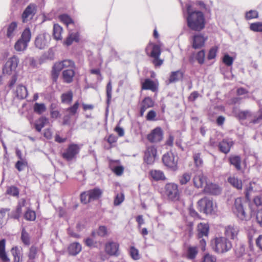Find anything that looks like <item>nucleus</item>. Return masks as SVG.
Segmentation results:
<instances>
[{
  "instance_id": "obj_1",
  "label": "nucleus",
  "mask_w": 262,
  "mask_h": 262,
  "mask_svg": "<svg viewBox=\"0 0 262 262\" xmlns=\"http://www.w3.org/2000/svg\"><path fill=\"white\" fill-rule=\"evenodd\" d=\"M188 27L192 30L200 31L205 26V18L203 13L200 11H191V6L187 5Z\"/></svg>"
},
{
  "instance_id": "obj_2",
  "label": "nucleus",
  "mask_w": 262,
  "mask_h": 262,
  "mask_svg": "<svg viewBox=\"0 0 262 262\" xmlns=\"http://www.w3.org/2000/svg\"><path fill=\"white\" fill-rule=\"evenodd\" d=\"M211 246L214 251L217 253H224L232 247L231 241L225 236H218L211 241Z\"/></svg>"
},
{
  "instance_id": "obj_3",
  "label": "nucleus",
  "mask_w": 262,
  "mask_h": 262,
  "mask_svg": "<svg viewBox=\"0 0 262 262\" xmlns=\"http://www.w3.org/2000/svg\"><path fill=\"white\" fill-rule=\"evenodd\" d=\"M178 155L171 151L165 154L162 157L164 165L172 171H176L178 169Z\"/></svg>"
},
{
  "instance_id": "obj_4",
  "label": "nucleus",
  "mask_w": 262,
  "mask_h": 262,
  "mask_svg": "<svg viewBox=\"0 0 262 262\" xmlns=\"http://www.w3.org/2000/svg\"><path fill=\"white\" fill-rule=\"evenodd\" d=\"M164 193L167 198L172 201L180 199V193L178 185L174 183H167L164 186Z\"/></svg>"
},
{
  "instance_id": "obj_5",
  "label": "nucleus",
  "mask_w": 262,
  "mask_h": 262,
  "mask_svg": "<svg viewBox=\"0 0 262 262\" xmlns=\"http://www.w3.org/2000/svg\"><path fill=\"white\" fill-rule=\"evenodd\" d=\"M74 63L71 60H64L55 63L52 69V77L56 81L58 77L60 71L63 69H73Z\"/></svg>"
},
{
  "instance_id": "obj_6",
  "label": "nucleus",
  "mask_w": 262,
  "mask_h": 262,
  "mask_svg": "<svg viewBox=\"0 0 262 262\" xmlns=\"http://www.w3.org/2000/svg\"><path fill=\"white\" fill-rule=\"evenodd\" d=\"M146 52L148 55L154 58L153 62L155 66H159L162 64L163 61L159 59L161 50L159 45L149 43L146 48Z\"/></svg>"
},
{
  "instance_id": "obj_7",
  "label": "nucleus",
  "mask_w": 262,
  "mask_h": 262,
  "mask_svg": "<svg viewBox=\"0 0 262 262\" xmlns=\"http://www.w3.org/2000/svg\"><path fill=\"white\" fill-rule=\"evenodd\" d=\"M198 204L200 211L206 214L212 213L215 211L216 208V205L213 203L212 201L207 198H204L200 200Z\"/></svg>"
},
{
  "instance_id": "obj_8",
  "label": "nucleus",
  "mask_w": 262,
  "mask_h": 262,
  "mask_svg": "<svg viewBox=\"0 0 262 262\" xmlns=\"http://www.w3.org/2000/svg\"><path fill=\"white\" fill-rule=\"evenodd\" d=\"M232 209L234 214L241 220L248 221L250 219V216L246 213L241 198L235 199Z\"/></svg>"
},
{
  "instance_id": "obj_9",
  "label": "nucleus",
  "mask_w": 262,
  "mask_h": 262,
  "mask_svg": "<svg viewBox=\"0 0 262 262\" xmlns=\"http://www.w3.org/2000/svg\"><path fill=\"white\" fill-rule=\"evenodd\" d=\"M80 147L76 144H70L66 150L62 154L63 158L67 161H71L76 157L79 152Z\"/></svg>"
},
{
  "instance_id": "obj_10",
  "label": "nucleus",
  "mask_w": 262,
  "mask_h": 262,
  "mask_svg": "<svg viewBox=\"0 0 262 262\" xmlns=\"http://www.w3.org/2000/svg\"><path fill=\"white\" fill-rule=\"evenodd\" d=\"M19 62L18 58L15 56L10 58L6 62L3 68V73L4 74L9 75H12L18 66Z\"/></svg>"
},
{
  "instance_id": "obj_11",
  "label": "nucleus",
  "mask_w": 262,
  "mask_h": 262,
  "mask_svg": "<svg viewBox=\"0 0 262 262\" xmlns=\"http://www.w3.org/2000/svg\"><path fill=\"white\" fill-rule=\"evenodd\" d=\"M51 36L47 33L39 34L35 39V47L39 49H44L47 47L50 43Z\"/></svg>"
},
{
  "instance_id": "obj_12",
  "label": "nucleus",
  "mask_w": 262,
  "mask_h": 262,
  "mask_svg": "<svg viewBox=\"0 0 262 262\" xmlns=\"http://www.w3.org/2000/svg\"><path fill=\"white\" fill-rule=\"evenodd\" d=\"M157 155V150L154 146H148L146 148L144 156V161L147 164H152L156 160Z\"/></svg>"
},
{
  "instance_id": "obj_13",
  "label": "nucleus",
  "mask_w": 262,
  "mask_h": 262,
  "mask_svg": "<svg viewBox=\"0 0 262 262\" xmlns=\"http://www.w3.org/2000/svg\"><path fill=\"white\" fill-rule=\"evenodd\" d=\"M105 252L111 255L118 256L119 255V245L117 242H108L105 245Z\"/></svg>"
},
{
  "instance_id": "obj_14",
  "label": "nucleus",
  "mask_w": 262,
  "mask_h": 262,
  "mask_svg": "<svg viewBox=\"0 0 262 262\" xmlns=\"http://www.w3.org/2000/svg\"><path fill=\"white\" fill-rule=\"evenodd\" d=\"M239 232V228L237 226L230 225L224 228V235L227 238L235 239L237 238Z\"/></svg>"
},
{
  "instance_id": "obj_15",
  "label": "nucleus",
  "mask_w": 262,
  "mask_h": 262,
  "mask_svg": "<svg viewBox=\"0 0 262 262\" xmlns=\"http://www.w3.org/2000/svg\"><path fill=\"white\" fill-rule=\"evenodd\" d=\"M163 132L160 127L153 129L147 136L148 140L152 143L159 142L163 139Z\"/></svg>"
},
{
  "instance_id": "obj_16",
  "label": "nucleus",
  "mask_w": 262,
  "mask_h": 262,
  "mask_svg": "<svg viewBox=\"0 0 262 262\" xmlns=\"http://www.w3.org/2000/svg\"><path fill=\"white\" fill-rule=\"evenodd\" d=\"M193 182L194 186L198 188H203L207 183L206 177L201 171L195 173L193 178Z\"/></svg>"
},
{
  "instance_id": "obj_17",
  "label": "nucleus",
  "mask_w": 262,
  "mask_h": 262,
  "mask_svg": "<svg viewBox=\"0 0 262 262\" xmlns=\"http://www.w3.org/2000/svg\"><path fill=\"white\" fill-rule=\"evenodd\" d=\"M207 39V36L202 34L194 35L192 37V47L194 49H199L202 47Z\"/></svg>"
},
{
  "instance_id": "obj_18",
  "label": "nucleus",
  "mask_w": 262,
  "mask_h": 262,
  "mask_svg": "<svg viewBox=\"0 0 262 262\" xmlns=\"http://www.w3.org/2000/svg\"><path fill=\"white\" fill-rule=\"evenodd\" d=\"M36 13V7L34 4H30L26 8L22 14V19L24 23L27 22L32 18Z\"/></svg>"
},
{
  "instance_id": "obj_19",
  "label": "nucleus",
  "mask_w": 262,
  "mask_h": 262,
  "mask_svg": "<svg viewBox=\"0 0 262 262\" xmlns=\"http://www.w3.org/2000/svg\"><path fill=\"white\" fill-rule=\"evenodd\" d=\"M233 145V142L231 139H225L219 143L218 147L220 151L227 154L230 151Z\"/></svg>"
},
{
  "instance_id": "obj_20",
  "label": "nucleus",
  "mask_w": 262,
  "mask_h": 262,
  "mask_svg": "<svg viewBox=\"0 0 262 262\" xmlns=\"http://www.w3.org/2000/svg\"><path fill=\"white\" fill-rule=\"evenodd\" d=\"M209 229V225L207 224L203 223L199 224L197 227L198 238H201L204 237L208 238Z\"/></svg>"
},
{
  "instance_id": "obj_21",
  "label": "nucleus",
  "mask_w": 262,
  "mask_h": 262,
  "mask_svg": "<svg viewBox=\"0 0 262 262\" xmlns=\"http://www.w3.org/2000/svg\"><path fill=\"white\" fill-rule=\"evenodd\" d=\"M17 24L16 22L13 21L8 26L6 36L8 38L11 39L17 34Z\"/></svg>"
},
{
  "instance_id": "obj_22",
  "label": "nucleus",
  "mask_w": 262,
  "mask_h": 262,
  "mask_svg": "<svg viewBox=\"0 0 262 262\" xmlns=\"http://www.w3.org/2000/svg\"><path fill=\"white\" fill-rule=\"evenodd\" d=\"M154 102L149 97H145L141 102L140 108V115L143 116L145 111L154 106Z\"/></svg>"
},
{
  "instance_id": "obj_23",
  "label": "nucleus",
  "mask_w": 262,
  "mask_h": 262,
  "mask_svg": "<svg viewBox=\"0 0 262 262\" xmlns=\"http://www.w3.org/2000/svg\"><path fill=\"white\" fill-rule=\"evenodd\" d=\"M204 190L206 193L214 195L218 194L221 192V189L219 186L213 183H207Z\"/></svg>"
},
{
  "instance_id": "obj_24",
  "label": "nucleus",
  "mask_w": 262,
  "mask_h": 262,
  "mask_svg": "<svg viewBox=\"0 0 262 262\" xmlns=\"http://www.w3.org/2000/svg\"><path fill=\"white\" fill-rule=\"evenodd\" d=\"M157 89L156 83L150 79H146L142 83V89L143 90H149L152 92H156Z\"/></svg>"
},
{
  "instance_id": "obj_25",
  "label": "nucleus",
  "mask_w": 262,
  "mask_h": 262,
  "mask_svg": "<svg viewBox=\"0 0 262 262\" xmlns=\"http://www.w3.org/2000/svg\"><path fill=\"white\" fill-rule=\"evenodd\" d=\"M183 77V73L181 71L172 72L170 74L168 82L169 83L176 82L182 79Z\"/></svg>"
},
{
  "instance_id": "obj_26",
  "label": "nucleus",
  "mask_w": 262,
  "mask_h": 262,
  "mask_svg": "<svg viewBox=\"0 0 262 262\" xmlns=\"http://www.w3.org/2000/svg\"><path fill=\"white\" fill-rule=\"evenodd\" d=\"M75 72L73 69H65L62 72L63 80L67 83H70L72 81Z\"/></svg>"
},
{
  "instance_id": "obj_27",
  "label": "nucleus",
  "mask_w": 262,
  "mask_h": 262,
  "mask_svg": "<svg viewBox=\"0 0 262 262\" xmlns=\"http://www.w3.org/2000/svg\"><path fill=\"white\" fill-rule=\"evenodd\" d=\"M230 164L232 165L237 170H241V158L238 156L231 155L229 159Z\"/></svg>"
},
{
  "instance_id": "obj_28",
  "label": "nucleus",
  "mask_w": 262,
  "mask_h": 262,
  "mask_svg": "<svg viewBox=\"0 0 262 262\" xmlns=\"http://www.w3.org/2000/svg\"><path fill=\"white\" fill-rule=\"evenodd\" d=\"M88 191L91 201L98 199L102 194V190L98 188L89 190Z\"/></svg>"
},
{
  "instance_id": "obj_29",
  "label": "nucleus",
  "mask_w": 262,
  "mask_h": 262,
  "mask_svg": "<svg viewBox=\"0 0 262 262\" xmlns=\"http://www.w3.org/2000/svg\"><path fill=\"white\" fill-rule=\"evenodd\" d=\"M0 259L3 262H9L10 259L5 251V240L0 241Z\"/></svg>"
},
{
  "instance_id": "obj_30",
  "label": "nucleus",
  "mask_w": 262,
  "mask_h": 262,
  "mask_svg": "<svg viewBox=\"0 0 262 262\" xmlns=\"http://www.w3.org/2000/svg\"><path fill=\"white\" fill-rule=\"evenodd\" d=\"M81 245L79 243L75 242L70 245L69 252L71 255H76L81 251Z\"/></svg>"
},
{
  "instance_id": "obj_31",
  "label": "nucleus",
  "mask_w": 262,
  "mask_h": 262,
  "mask_svg": "<svg viewBox=\"0 0 262 262\" xmlns=\"http://www.w3.org/2000/svg\"><path fill=\"white\" fill-rule=\"evenodd\" d=\"M25 200H22L21 202H19L18 204L16 210L12 211L11 213V217L15 219H18L20 216L22 212V207L25 206Z\"/></svg>"
},
{
  "instance_id": "obj_32",
  "label": "nucleus",
  "mask_w": 262,
  "mask_h": 262,
  "mask_svg": "<svg viewBox=\"0 0 262 262\" xmlns=\"http://www.w3.org/2000/svg\"><path fill=\"white\" fill-rule=\"evenodd\" d=\"M228 182L237 189H242L243 185L242 180L235 177H230L228 179Z\"/></svg>"
},
{
  "instance_id": "obj_33",
  "label": "nucleus",
  "mask_w": 262,
  "mask_h": 262,
  "mask_svg": "<svg viewBox=\"0 0 262 262\" xmlns=\"http://www.w3.org/2000/svg\"><path fill=\"white\" fill-rule=\"evenodd\" d=\"M150 174L156 181L165 180L166 179L163 172L160 170H152L150 172Z\"/></svg>"
},
{
  "instance_id": "obj_34",
  "label": "nucleus",
  "mask_w": 262,
  "mask_h": 262,
  "mask_svg": "<svg viewBox=\"0 0 262 262\" xmlns=\"http://www.w3.org/2000/svg\"><path fill=\"white\" fill-rule=\"evenodd\" d=\"M79 34L78 32H69V35L68 37L67 38L66 40L64 42V43L67 46L71 45L73 42L76 41L77 42L79 41Z\"/></svg>"
},
{
  "instance_id": "obj_35",
  "label": "nucleus",
  "mask_w": 262,
  "mask_h": 262,
  "mask_svg": "<svg viewBox=\"0 0 262 262\" xmlns=\"http://www.w3.org/2000/svg\"><path fill=\"white\" fill-rule=\"evenodd\" d=\"M48 122V119L46 117H40L35 123V127L37 131L40 132L41 129Z\"/></svg>"
},
{
  "instance_id": "obj_36",
  "label": "nucleus",
  "mask_w": 262,
  "mask_h": 262,
  "mask_svg": "<svg viewBox=\"0 0 262 262\" xmlns=\"http://www.w3.org/2000/svg\"><path fill=\"white\" fill-rule=\"evenodd\" d=\"M38 249L35 246H31L30 248L28 256V262H34L35 259L37 257Z\"/></svg>"
},
{
  "instance_id": "obj_37",
  "label": "nucleus",
  "mask_w": 262,
  "mask_h": 262,
  "mask_svg": "<svg viewBox=\"0 0 262 262\" xmlns=\"http://www.w3.org/2000/svg\"><path fill=\"white\" fill-rule=\"evenodd\" d=\"M17 96L20 99H24L28 95V92L25 86L23 85H19L16 89Z\"/></svg>"
},
{
  "instance_id": "obj_38",
  "label": "nucleus",
  "mask_w": 262,
  "mask_h": 262,
  "mask_svg": "<svg viewBox=\"0 0 262 262\" xmlns=\"http://www.w3.org/2000/svg\"><path fill=\"white\" fill-rule=\"evenodd\" d=\"M198 252L197 248L196 247L189 246L188 247L186 257L190 259H194Z\"/></svg>"
},
{
  "instance_id": "obj_39",
  "label": "nucleus",
  "mask_w": 262,
  "mask_h": 262,
  "mask_svg": "<svg viewBox=\"0 0 262 262\" xmlns=\"http://www.w3.org/2000/svg\"><path fill=\"white\" fill-rule=\"evenodd\" d=\"M28 46V43L20 39H18L14 45V49L18 52L25 50Z\"/></svg>"
},
{
  "instance_id": "obj_40",
  "label": "nucleus",
  "mask_w": 262,
  "mask_h": 262,
  "mask_svg": "<svg viewBox=\"0 0 262 262\" xmlns=\"http://www.w3.org/2000/svg\"><path fill=\"white\" fill-rule=\"evenodd\" d=\"M62 28L58 24H55L53 28V35L56 40L61 39V32Z\"/></svg>"
},
{
  "instance_id": "obj_41",
  "label": "nucleus",
  "mask_w": 262,
  "mask_h": 262,
  "mask_svg": "<svg viewBox=\"0 0 262 262\" xmlns=\"http://www.w3.org/2000/svg\"><path fill=\"white\" fill-rule=\"evenodd\" d=\"M73 99V93L72 91H69L64 93L61 96V100L63 103H70Z\"/></svg>"
},
{
  "instance_id": "obj_42",
  "label": "nucleus",
  "mask_w": 262,
  "mask_h": 262,
  "mask_svg": "<svg viewBox=\"0 0 262 262\" xmlns=\"http://www.w3.org/2000/svg\"><path fill=\"white\" fill-rule=\"evenodd\" d=\"M33 108L34 111L38 114H41L46 110V107L43 103H35Z\"/></svg>"
},
{
  "instance_id": "obj_43",
  "label": "nucleus",
  "mask_w": 262,
  "mask_h": 262,
  "mask_svg": "<svg viewBox=\"0 0 262 262\" xmlns=\"http://www.w3.org/2000/svg\"><path fill=\"white\" fill-rule=\"evenodd\" d=\"M31 37V34L30 29L29 28H26L23 31L20 39L28 43L30 40Z\"/></svg>"
},
{
  "instance_id": "obj_44",
  "label": "nucleus",
  "mask_w": 262,
  "mask_h": 262,
  "mask_svg": "<svg viewBox=\"0 0 262 262\" xmlns=\"http://www.w3.org/2000/svg\"><path fill=\"white\" fill-rule=\"evenodd\" d=\"M9 210L10 209L8 208H0V226L6 223V214Z\"/></svg>"
},
{
  "instance_id": "obj_45",
  "label": "nucleus",
  "mask_w": 262,
  "mask_h": 262,
  "mask_svg": "<svg viewBox=\"0 0 262 262\" xmlns=\"http://www.w3.org/2000/svg\"><path fill=\"white\" fill-rule=\"evenodd\" d=\"M235 253L237 257H241L245 253V246L242 244L237 245L235 250Z\"/></svg>"
},
{
  "instance_id": "obj_46",
  "label": "nucleus",
  "mask_w": 262,
  "mask_h": 262,
  "mask_svg": "<svg viewBox=\"0 0 262 262\" xmlns=\"http://www.w3.org/2000/svg\"><path fill=\"white\" fill-rule=\"evenodd\" d=\"M191 174L189 173L186 172L183 173L179 178V182L181 185L186 184L191 179Z\"/></svg>"
},
{
  "instance_id": "obj_47",
  "label": "nucleus",
  "mask_w": 262,
  "mask_h": 262,
  "mask_svg": "<svg viewBox=\"0 0 262 262\" xmlns=\"http://www.w3.org/2000/svg\"><path fill=\"white\" fill-rule=\"evenodd\" d=\"M129 253L132 258L134 260H138L140 258L139 250L134 246L130 248Z\"/></svg>"
},
{
  "instance_id": "obj_48",
  "label": "nucleus",
  "mask_w": 262,
  "mask_h": 262,
  "mask_svg": "<svg viewBox=\"0 0 262 262\" xmlns=\"http://www.w3.org/2000/svg\"><path fill=\"white\" fill-rule=\"evenodd\" d=\"M11 252L14 257V262H19L20 260V253L18 248L15 247L12 248Z\"/></svg>"
},
{
  "instance_id": "obj_49",
  "label": "nucleus",
  "mask_w": 262,
  "mask_h": 262,
  "mask_svg": "<svg viewBox=\"0 0 262 262\" xmlns=\"http://www.w3.org/2000/svg\"><path fill=\"white\" fill-rule=\"evenodd\" d=\"M234 113L239 119L242 120L246 119L251 115L250 113L248 111H239L237 112L235 110H234Z\"/></svg>"
},
{
  "instance_id": "obj_50",
  "label": "nucleus",
  "mask_w": 262,
  "mask_h": 262,
  "mask_svg": "<svg viewBox=\"0 0 262 262\" xmlns=\"http://www.w3.org/2000/svg\"><path fill=\"white\" fill-rule=\"evenodd\" d=\"M21 239L23 243L26 245L30 244V237L29 234L23 228L21 231Z\"/></svg>"
},
{
  "instance_id": "obj_51",
  "label": "nucleus",
  "mask_w": 262,
  "mask_h": 262,
  "mask_svg": "<svg viewBox=\"0 0 262 262\" xmlns=\"http://www.w3.org/2000/svg\"><path fill=\"white\" fill-rule=\"evenodd\" d=\"M251 30L254 32H262V22L252 23L250 26Z\"/></svg>"
},
{
  "instance_id": "obj_52",
  "label": "nucleus",
  "mask_w": 262,
  "mask_h": 262,
  "mask_svg": "<svg viewBox=\"0 0 262 262\" xmlns=\"http://www.w3.org/2000/svg\"><path fill=\"white\" fill-rule=\"evenodd\" d=\"M60 20L65 24L67 26L70 24H73V21L72 18L67 14H62L59 16Z\"/></svg>"
},
{
  "instance_id": "obj_53",
  "label": "nucleus",
  "mask_w": 262,
  "mask_h": 262,
  "mask_svg": "<svg viewBox=\"0 0 262 262\" xmlns=\"http://www.w3.org/2000/svg\"><path fill=\"white\" fill-rule=\"evenodd\" d=\"M24 217L28 221H34L36 219V213L34 211L28 210L24 215Z\"/></svg>"
},
{
  "instance_id": "obj_54",
  "label": "nucleus",
  "mask_w": 262,
  "mask_h": 262,
  "mask_svg": "<svg viewBox=\"0 0 262 262\" xmlns=\"http://www.w3.org/2000/svg\"><path fill=\"white\" fill-rule=\"evenodd\" d=\"M7 193L13 196H17L18 195L19 191L16 187L11 186L7 188Z\"/></svg>"
},
{
  "instance_id": "obj_55",
  "label": "nucleus",
  "mask_w": 262,
  "mask_h": 262,
  "mask_svg": "<svg viewBox=\"0 0 262 262\" xmlns=\"http://www.w3.org/2000/svg\"><path fill=\"white\" fill-rule=\"evenodd\" d=\"M193 160L196 167H200L202 165L203 160L201 158L200 154L195 153L193 155Z\"/></svg>"
},
{
  "instance_id": "obj_56",
  "label": "nucleus",
  "mask_w": 262,
  "mask_h": 262,
  "mask_svg": "<svg viewBox=\"0 0 262 262\" xmlns=\"http://www.w3.org/2000/svg\"><path fill=\"white\" fill-rule=\"evenodd\" d=\"M258 16V12L256 10H250L246 14V18L247 19L257 18Z\"/></svg>"
},
{
  "instance_id": "obj_57",
  "label": "nucleus",
  "mask_w": 262,
  "mask_h": 262,
  "mask_svg": "<svg viewBox=\"0 0 262 262\" xmlns=\"http://www.w3.org/2000/svg\"><path fill=\"white\" fill-rule=\"evenodd\" d=\"M112 86L111 81H110L107 84L106 86V95L107 98V103H109L112 98Z\"/></svg>"
},
{
  "instance_id": "obj_58",
  "label": "nucleus",
  "mask_w": 262,
  "mask_h": 262,
  "mask_svg": "<svg viewBox=\"0 0 262 262\" xmlns=\"http://www.w3.org/2000/svg\"><path fill=\"white\" fill-rule=\"evenodd\" d=\"M216 260L215 256L207 253L204 256L202 262H215Z\"/></svg>"
},
{
  "instance_id": "obj_59",
  "label": "nucleus",
  "mask_w": 262,
  "mask_h": 262,
  "mask_svg": "<svg viewBox=\"0 0 262 262\" xmlns=\"http://www.w3.org/2000/svg\"><path fill=\"white\" fill-rule=\"evenodd\" d=\"M223 61L227 66H230L233 64V59L229 55L226 54L223 57Z\"/></svg>"
},
{
  "instance_id": "obj_60",
  "label": "nucleus",
  "mask_w": 262,
  "mask_h": 262,
  "mask_svg": "<svg viewBox=\"0 0 262 262\" xmlns=\"http://www.w3.org/2000/svg\"><path fill=\"white\" fill-rule=\"evenodd\" d=\"M88 191H85L82 192L80 195V200L82 203L86 204L91 202V200L89 199V196L88 195Z\"/></svg>"
},
{
  "instance_id": "obj_61",
  "label": "nucleus",
  "mask_w": 262,
  "mask_h": 262,
  "mask_svg": "<svg viewBox=\"0 0 262 262\" xmlns=\"http://www.w3.org/2000/svg\"><path fill=\"white\" fill-rule=\"evenodd\" d=\"M78 107L79 103L78 102H76L72 106L69 107L67 111L69 112L71 115H73L76 113Z\"/></svg>"
},
{
  "instance_id": "obj_62",
  "label": "nucleus",
  "mask_w": 262,
  "mask_h": 262,
  "mask_svg": "<svg viewBox=\"0 0 262 262\" xmlns=\"http://www.w3.org/2000/svg\"><path fill=\"white\" fill-rule=\"evenodd\" d=\"M205 58V52L203 50L199 51L196 55V60L199 63H204Z\"/></svg>"
},
{
  "instance_id": "obj_63",
  "label": "nucleus",
  "mask_w": 262,
  "mask_h": 262,
  "mask_svg": "<svg viewBox=\"0 0 262 262\" xmlns=\"http://www.w3.org/2000/svg\"><path fill=\"white\" fill-rule=\"evenodd\" d=\"M124 196L123 194H122V193L118 194L116 196V198L114 200L115 205H120L124 201Z\"/></svg>"
},
{
  "instance_id": "obj_64",
  "label": "nucleus",
  "mask_w": 262,
  "mask_h": 262,
  "mask_svg": "<svg viewBox=\"0 0 262 262\" xmlns=\"http://www.w3.org/2000/svg\"><path fill=\"white\" fill-rule=\"evenodd\" d=\"M256 220L258 225L262 227V209H259L256 214Z\"/></svg>"
}]
</instances>
